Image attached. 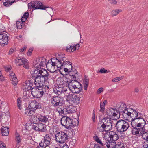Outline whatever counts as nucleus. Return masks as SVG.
<instances>
[{
    "label": "nucleus",
    "mask_w": 148,
    "mask_h": 148,
    "mask_svg": "<svg viewBox=\"0 0 148 148\" xmlns=\"http://www.w3.org/2000/svg\"><path fill=\"white\" fill-rule=\"evenodd\" d=\"M130 117L132 118L131 125L133 127H136L139 125H145V121L142 118L143 115L137 112L136 110L132 109L131 111Z\"/></svg>",
    "instance_id": "nucleus-1"
},
{
    "label": "nucleus",
    "mask_w": 148,
    "mask_h": 148,
    "mask_svg": "<svg viewBox=\"0 0 148 148\" xmlns=\"http://www.w3.org/2000/svg\"><path fill=\"white\" fill-rule=\"evenodd\" d=\"M112 120L107 117L104 118L98 123L97 128L100 132L108 131L112 129Z\"/></svg>",
    "instance_id": "nucleus-2"
},
{
    "label": "nucleus",
    "mask_w": 148,
    "mask_h": 148,
    "mask_svg": "<svg viewBox=\"0 0 148 148\" xmlns=\"http://www.w3.org/2000/svg\"><path fill=\"white\" fill-rule=\"evenodd\" d=\"M69 90L73 93H78L82 88V84L76 80H73L68 84Z\"/></svg>",
    "instance_id": "nucleus-3"
},
{
    "label": "nucleus",
    "mask_w": 148,
    "mask_h": 148,
    "mask_svg": "<svg viewBox=\"0 0 148 148\" xmlns=\"http://www.w3.org/2000/svg\"><path fill=\"white\" fill-rule=\"evenodd\" d=\"M104 140H106L108 143V148H109V145L113 144V143L114 144L116 143V141L118 140L119 138V136L116 133L113 131H111L109 133H106L104 136Z\"/></svg>",
    "instance_id": "nucleus-4"
},
{
    "label": "nucleus",
    "mask_w": 148,
    "mask_h": 148,
    "mask_svg": "<svg viewBox=\"0 0 148 148\" xmlns=\"http://www.w3.org/2000/svg\"><path fill=\"white\" fill-rule=\"evenodd\" d=\"M130 127L128 121L123 119L117 121L115 124L117 130L119 132H123L126 131Z\"/></svg>",
    "instance_id": "nucleus-5"
},
{
    "label": "nucleus",
    "mask_w": 148,
    "mask_h": 148,
    "mask_svg": "<svg viewBox=\"0 0 148 148\" xmlns=\"http://www.w3.org/2000/svg\"><path fill=\"white\" fill-rule=\"evenodd\" d=\"M76 120L77 123H75L70 118L64 116L61 119V123L62 126L65 127L66 128H71L73 126H75L78 124V120Z\"/></svg>",
    "instance_id": "nucleus-6"
},
{
    "label": "nucleus",
    "mask_w": 148,
    "mask_h": 148,
    "mask_svg": "<svg viewBox=\"0 0 148 148\" xmlns=\"http://www.w3.org/2000/svg\"><path fill=\"white\" fill-rule=\"evenodd\" d=\"M68 137L66 133L61 131L56 134L55 139L56 142L60 143H63L68 139Z\"/></svg>",
    "instance_id": "nucleus-7"
},
{
    "label": "nucleus",
    "mask_w": 148,
    "mask_h": 148,
    "mask_svg": "<svg viewBox=\"0 0 148 148\" xmlns=\"http://www.w3.org/2000/svg\"><path fill=\"white\" fill-rule=\"evenodd\" d=\"M56 62H53L51 60H49L46 65L47 70L51 73L55 72L58 68L60 67V66H58Z\"/></svg>",
    "instance_id": "nucleus-8"
},
{
    "label": "nucleus",
    "mask_w": 148,
    "mask_h": 148,
    "mask_svg": "<svg viewBox=\"0 0 148 148\" xmlns=\"http://www.w3.org/2000/svg\"><path fill=\"white\" fill-rule=\"evenodd\" d=\"M28 7L29 9L32 8L34 9H45L46 8L41 2L37 1H32L28 3Z\"/></svg>",
    "instance_id": "nucleus-9"
},
{
    "label": "nucleus",
    "mask_w": 148,
    "mask_h": 148,
    "mask_svg": "<svg viewBox=\"0 0 148 148\" xmlns=\"http://www.w3.org/2000/svg\"><path fill=\"white\" fill-rule=\"evenodd\" d=\"M15 62L17 65H23V67L26 69L29 68V62L25 58L18 57L15 59Z\"/></svg>",
    "instance_id": "nucleus-10"
},
{
    "label": "nucleus",
    "mask_w": 148,
    "mask_h": 148,
    "mask_svg": "<svg viewBox=\"0 0 148 148\" xmlns=\"http://www.w3.org/2000/svg\"><path fill=\"white\" fill-rule=\"evenodd\" d=\"M145 125L142 126L141 125H139L138 126H137L136 127H133L132 129V132L133 134L137 136H140V135L142 136L145 132H146L145 130L143 127Z\"/></svg>",
    "instance_id": "nucleus-11"
},
{
    "label": "nucleus",
    "mask_w": 148,
    "mask_h": 148,
    "mask_svg": "<svg viewBox=\"0 0 148 148\" xmlns=\"http://www.w3.org/2000/svg\"><path fill=\"white\" fill-rule=\"evenodd\" d=\"M38 71H34V73L32 75L33 77L35 78L34 79V83L36 87H39V86H42V82L41 81V78H42L40 75L38 74Z\"/></svg>",
    "instance_id": "nucleus-12"
},
{
    "label": "nucleus",
    "mask_w": 148,
    "mask_h": 148,
    "mask_svg": "<svg viewBox=\"0 0 148 148\" xmlns=\"http://www.w3.org/2000/svg\"><path fill=\"white\" fill-rule=\"evenodd\" d=\"M51 140L49 134H46L44 136L43 139L39 143V145L41 147H46L49 145Z\"/></svg>",
    "instance_id": "nucleus-13"
},
{
    "label": "nucleus",
    "mask_w": 148,
    "mask_h": 148,
    "mask_svg": "<svg viewBox=\"0 0 148 148\" xmlns=\"http://www.w3.org/2000/svg\"><path fill=\"white\" fill-rule=\"evenodd\" d=\"M32 127L35 130L42 132H45L47 130L46 125L41 122L35 123L33 125Z\"/></svg>",
    "instance_id": "nucleus-14"
},
{
    "label": "nucleus",
    "mask_w": 148,
    "mask_h": 148,
    "mask_svg": "<svg viewBox=\"0 0 148 148\" xmlns=\"http://www.w3.org/2000/svg\"><path fill=\"white\" fill-rule=\"evenodd\" d=\"M38 71V74L40 75L42 78L44 79L45 81H47L48 79V77L49 76V74L47 70L43 69H36L34 70V71Z\"/></svg>",
    "instance_id": "nucleus-15"
},
{
    "label": "nucleus",
    "mask_w": 148,
    "mask_h": 148,
    "mask_svg": "<svg viewBox=\"0 0 148 148\" xmlns=\"http://www.w3.org/2000/svg\"><path fill=\"white\" fill-rule=\"evenodd\" d=\"M66 101L70 104L77 103L79 102V98L76 95L71 93L67 95Z\"/></svg>",
    "instance_id": "nucleus-16"
},
{
    "label": "nucleus",
    "mask_w": 148,
    "mask_h": 148,
    "mask_svg": "<svg viewBox=\"0 0 148 148\" xmlns=\"http://www.w3.org/2000/svg\"><path fill=\"white\" fill-rule=\"evenodd\" d=\"M8 40V36L5 32L0 34V44L2 46H4L5 44L7 45Z\"/></svg>",
    "instance_id": "nucleus-17"
},
{
    "label": "nucleus",
    "mask_w": 148,
    "mask_h": 148,
    "mask_svg": "<svg viewBox=\"0 0 148 148\" xmlns=\"http://www.w3.org/2000/svg\"><path fill=\"white\" fill-rule=\"evenodd\" d=\"M60 98L58 96H56L52 97L51 99L52 106L56 107L61 105V103L60 102Z\"/></svg>",
    "instance_id": "nucleus-18"
},
{
    "label": "nucleus",
    "mask_w": 148,
    "mask_h": 148,
    "mask_svg": "<svg viewBox=\"0 0 148 148\" xmlns=\"http://www.w3.org/2000/svg\"><path fill=\"white\" fill-rule=\"evenodd\" d=\"M39 90V88L38 87H33L31 89V93L34 97L39 98L41 97Z\"/></svg>",
    "instance_id": "nucleus-19"
},
{
    "label": "nucleus",
    "mask_w": 148,
    "mask_h": 148,
    "mask_svg": "<svg viewBox=\"0 0 148 148\" xmlns=\"http://www.w3.org/2000/svg\"><path fill=\"white\" fill-rule=\"evenodd\" d=\"M93 138L96 141L97 143H99L100 145L102 147H105L106 146L108 148V143L107 141L106 140L105 141V140H104V137L102 140H101L99 139V137L97 136H95L93 137Z\"/></svg>",
    "instance_id": "nucleus-20"
},
{
    "label": "nucleus",
    "mask_w": 148,
    "mask_h": 148,
    "mask_svg": "<svg viewBox=\"0 0 148 148\" xmlns=\"http://www.w3.org/2000/svg\"><path fill=\"white\" fill-rule=\"evenodd\" d=\"M33 84V83L31 80L26 81L23 84V90H25V91L31 90Z\"/></svg>",
    "instance_id": "nucleus-21"
},
{
    "label": "nucleus",
    "mask_w": 148,
    "mask_h": 148,
    "mask_svg": "<svg viewBox=\"0 0 148 148\" xmlns=\"http://www.w3.org/2000/svg\"><path fill=\"white\" fill-rule=\"evenodd\" d=\"M31 108L34 111L36 110L41 108L40 104L36 100L32 101L29 104Z\"/></svg>",
    "instance_id": "nucleus-22"
},
{
    "label": "nucleus",
    "mask_w": 148,
    "mask_h": 148,
    "mask_svg": "<svg viewBox=\"0 0 148 148\" xmlns=\"http://www.w3.org/2000/svg\"><path fill=\"white\" fill-rule=\"evenodd\" d=\"M50 117L48 116H43L40 115L38 116V119L39 121L45 123H49V119Z\"/></svg>",
    "instance_id": "nucleus-23"
},
{
    "label": "nucleus",
    "mask_w": 148,
    "mask_h": 148,
    "mask_svg": "<svg viewBox=\"0 0 148 148\" xmlns=\"http://www.w3.org/2000/svg\"><path fill=\"white\" fill-rule=\"evenodd\" d=\"M10 79L12 81V83L14 85H16L18 83L17 79L15 73L10 72L9 74Z\"/></svg>",
    "instance_id": "nucleus-24"
},
{
    "label": "nucleus",
    "mask_w": 148,
    "mask_h": 148,
    "mask_svg": "<svg viewBox=\"0 0 148 148\" xmlns=\"http://www.w3.org/2000/svg\"><path fill=\"white\" fill-rule=\"evenodd\" d=\"M39 88L40 90V94L41 95V97L46 92H47L48 91V89L49 87L48 86L46 85H43L41 86H39L38 87Z\"/></svg>",
    "instance_id": "nucleus-25"
},
{
    "label": "nucleus",
    "mask_w": 148,
    "mask_h": 148,
    "mask_svg": "<svg viewBox=\"0 0 148 148\" xmlns=\"http://www.w3.org/2000/svg\"><path fill=\"white\" fill-rule=\"evenodd\" d=\"M79 45L78 44H76L75 46L68 45L66 47V50L69 52H73L77 49H78L79 47Z\"/></svg>",
    "instance_id": "nucleus-26"
},
{
    "label": "nucleus",
    "mask_w": 148,
    "mask_h": 148,
    "mask_svg": "<svg viewBox=\"0 0 148 148\" xmlns=\"http://www.w3.org/2000/svg\"><path fill=\"white\" fill-rule=\"evenodd\" d=\"M54 91L55 93L59 95L62 94L63 92L67 91V88L65 87H58L57 88H56V89H54Z\"/></svg>",
    "instance_id": "nucleus-27"
},
{
    "label": "nucleus",
    "mask_w": 148,
    "mask_h": 148,
    "mask_svg": "<svg viewBox=\"0 0 148 148\" xmlns=\"http://www.w3.org/2000/svg\"><path fill=\"white\" fill-rule=\"evenodd\" d=\"M1 130V133L3 136H6L9 134V130L8 127L2 126Z\"/></svg>",
    "instance_id": "nucleus-28"
},
{
    "label": "nucleus",
    "mask_w": 148,
    "mask_h": 148,
    "mask_svg": "<svg viewBox=\"0 0 148 148\" xmlns=\"http://www.w3.org/2000/svg\"><path fill=\"white\" fill-rule=\"evenodd\" d=\"M3 2L4 6L8 7L14 3L15 0H3Z\"/></svg>",
    "instance_id": "nucleus-29"
},
{
    "label": "nucleus",
    "mask_w": 148,
    "mask_h": 148,
    "mask_svg": "<svg viewBox=\"0 0 148 148\" xmlns=\"http://www.w3.org/2000/svg\"><path fill=\"white\" fill-rule=\"evenodd\" d=\"M38 62H39V66H43L45 65L46 63V59L45 58H40L38 59V60L37 61Z\"/></svg>",
    "instance_id": "nucleus-30"
},
{
    "label": "nucleus",
    "mask_w": 148,
    "mask_h": 148,
    "mask_svg": "<svg viewBox=\"0 0 148 148\" xmlns=\"http://www.w3.org/2000/svg\"><path fill=\"white\" fill-rule=\"evenodd\" d=\"M108 111L107 113L108 112H111V113H109L110 115H112L114 116H116L117 114V113H118L117 110L116 109H114L112 108H111Z\"/></svg>",
    "instance_id": "nucleus-31"
},
{
    "label": "nucleus",
    "mask_w": 148,
    "mask_h": 148,
    "mask_svg": "<svg viewBox=\"0 0 148 148\" xmlns=\"http://www.w3.org/2000/svg\"><path fill=\"white\" fill-rule=\"evenodd\" d=\"M132 108H127L125 110H124L121 112L122 114V115L123 117H126L127 115L128 116H130V115H131V111Z\"/></svg>",
    "instance_id": "nucleus-32"
},
{
    "label": "nucleus",
    "mask_w": 148,
    "mask_h": 148,
    "mask_svg": "<svg viewBox=\"0 0 148 148\" xmlns=\"http://www.w3.org/2000/svg\"><path fill=\"white\" fill-rule=\"evenodd\" d=\"M25 114L29 116L33 114L34 111L30 108H27L25 110Z\"/></svg>",
    "instance_id": "nucleus-33"
},
{
    "label": "nucleus",
    "mask_w": 148,
    "mask_h": 148,
    "mask_svg": "<svg viewBox=\"0 0 148 148\" xmlns=\"http://www.w3.org/2000/svg\"><path fill=\"white\" fill-rule=\"evenodd\" d=\"M122 12L121 9H115L113 10L111 12V15L112 17L117 15L120 12Z\"/></svg>",
    "instance_id": "nucleus-34"
},
{
    "label": "nucleus",
    "mask_w": 148,
    "mask_h": 148,
    "mask_svg": "<svg viewBox=\"0 0 148 148\" xmlns=\"http://www.w3.org/2000/svg\"><path fill=\"white\" fill-rule=\"evenodd\" d=\"M127 109L126 104L125 103H122L119 108V113L122 112L123 111Z\"/></svg>",
    "instance_id": "nucleus-35"
},
{
    "label": "nucleus",
    "mask_w": 148,
    "mask_h": 148,
    "mask_svg": "<svg viewBox=\"0 0 148 148\" xmlns=\"http://www.w3.org/2000/svg\"><path fill=\"white\" fill-rule=\"evenodd\" d=\"M89 79H88L85 78L83 81V83L85 90H86L89 84Z\"/></svg>",
    "instance_id": "nucleus-36"
},
{
    "label": "nucleus",
    "mask_w": 148,
    "mask_h": 148,
    "mask_svg": "<svg viewBox=\"0 0 148 148\" xmlns=\"http://www.w3.org/2000/svg\"><path fill=\"white\" fill-rule=\"evenodd\" d=\"M29 15L28 12H25L21 19V21L22 22H25L26 20V19Z\"/></svg>",
    "instance_id": "nucleus-37"
},
{
    "label": "nucleus",
    "mask_w": 148,
    "mask_h": 148,
    "mask_svg": "<svg viewBox=\"0 0 148 148\" xmlns=\"http://www.w3.org/2000/svg\"><path fill=\"white\" fill-rule=\"evenodd\" d=\"M66 58L64 57H62L60 58H59V59H56V60L58 61V62L60 64H62L63 62H64L66 60L65 59Z\"/></svg>",
    "instance_id": "nucleus-38"
},
{
    "label": "nucleus",
    "mask_w": 148,
    "mask_h": 148,
    "mask_svg": "<svg viewBox=\"0 0 148 148\" xmlns=\"http://www.w3.org/2000/svg\"><path fill=\"white\" fill-rule=\"evenodd\" d=\"M21 103L22 101L21 100V98L19 97L18 98L17 100V105L18 108L20 110H21L22 108L21 105Z\"/></svg>",
    "instance_id": "nucleus-39"
},
{
    "label": "nucleus",
    "mask_w": 148,
    "mask_h": 148,
    "mask_svg": "<svg viewBox=\"0 0 148 148\" xmlns=\"http://www.w3.org/2000/svg\"><path fill=\"white\" fill-rule=\"evenodd\" d=\"M69 77H70V76H67L63 77V80L66 83H69L71 81L70 80Z\"/></svg>",
    "instance_id": "nucleus-40"
},
{
    "label": "nucleus",
    "mask_w": 148,
    "mask_h": 148,
    "mask_svg": "<svg viewBox=\"0 0 148 148\" xmlns=\"http://www.w3.org/2000/svg\"><path fill=\"white\" fill-rule=\"evenodd\" d=\"M56 110L61 115H62L63 114H64V112H65L64 111V109L62 110L60 108L58 107L57 108Z\"/></svg>",
    "instance_id": "nucleus-41"
},
{
    "label": "nucleus",
    "mask_w": 148,
    "mask_h": 148,
    "mask_svg": "<svg viewBox=\"0 0 148 148\" xmlns=\"http://www.w3.org/2000/svg\"><path fill=\"white\" fill-rule=\"evenodd\" d=\"M143 137L146 141H148V131L145 132L144 134L143 135Z\"/></svg>",
    "instance_id": "nucleus-42"
},
{
    "label": "nucleus",
    "mask_w": 148,
    "mask_h": 148,
    "mask_svg": "<svg viewBox=\"0 0 148 148\" xmlns=\"http://www.w3.org/2000/svg\"><path fill=\"white\" fill-rule=\"evenodd\" d=\"M105 105L104 104L102 103V102H101L100 103V111L101 112H103L105 110Z\"/></svg>",
    "instance_id": "nucleus-43"
},
{
    "label": "nucleus",
    "mask_w": 148,
    "mask_h": 148,
    "mask_svg": "<svg viewBox=\"0 0 148 148\" xmlns=\"http://www.w3.org/2000/svg\"><path fill=\"white\" fill-rule=\"evenodd\" d=\"M23 23L22 22V23ZM16 25L17 28L18 29H21L22 27V25H21V23L19 21H17L16 22Z\"/></svg>",
    "instance_id": "nucleus-44"
},
{
    "label": "nucleus",
    "mask_w": 148,
    "mask_h": 148,
    "mask_svg": "<svg viewBox=\"0 0 148 148\" xmlns=\"http://www.w3.org/2000/svg\"><path fill=\"white\" fill-rule=\"evenodd\" d=\"M56 62L57 63V64L58 66H60V67L59 68H58L57 70L58 69V70L59 69V70H60V73L61 74H62V72H61V70L62 69V68L63 67L62 64H60L58 62V61H56Z\"/></svg>",
    "instance_id": "nucleus-45"
},
{
    "label": "nucleus",
    "mask_w": 148,
    "mask_h": 148,
    "mask_svg": "<svg viewBox=\"0 0 148 148\" xmlns=\"http://www.w3.org/2000/svg\"><path fill=\"white\" fill-rule=\"evenodd\" d=\"M38 60V59H36V60L34 62V66L36 67L39 68V62H38L37 61Z\"/></svg>",
    "instance_id": "nucleus-46"
},
{
    "label": "nucleus",
    "mask_w": 148,
    "mask_h": 148,
    "mask_svg": "<svg viewBox=\"0 0 148 148\" xmlns=\"http://www.w3.org/2000/svg\"><path fill=\"white\" fill-rule=\"evenodd\" d=\"M17 136H16V139L17 142L18 143V144L19 143H20L21 141V137L20 135H18L17 134Z\"/></svg>",
    "instance_id": "nucleus-47"
},
{
    "label": "nucleus",
    "mask_w": 148,
    "mask_h": 148,
    "mask_svg": "<svg viewBox=\"0 0 148 148\" xmlns=\"http://www.w3.org/2000/svg\"><path fill=\"white\" fill-rule=\"evenodd\" d=\"M72 64V63L69 62V61H65L64 62H63L62 65L63 67L64 66H66L69 64Z\"/></svg>",
    "instance_id": "nucleus-48"
},
{
    "label": "nucleus",
    "mask_w": 148,
    "mask_h": 148,
    "mask_svg": "<svg viewBox=\"0 0 148 148\" xmlns=\"http://www.w3.org/2000/svg\"><path fill=\"white\" fill-rule=\"evenodd\" d=\"M62 143V144L60 145L62 148H69L68 146L66 143L64 142Z\"/></svg>",
    "instance_id": "nucleus-49"
},
{
    "label": "nucleus",
    "mask_w": 148,
    "mask_h": 148,
    "mask_svg": "<svg viewBox=\"0 0 148 148\" xmlns=\"http://www.w3.org/2000/svg\"><path fill=\"white\" fill-rule=\"evenodd\" d=\"M144 148H148V141H145L143 144Z\"/></svg>",
    "instance_id": "nucleus-50"
},
{
    "label": "nucleus",
    "mask_w": 148,
    "mask_h": 148,
    "mask_svg": "<svg viewBox=\"0 0 148 148\" xmlns=\"http://www.w3.org/2000/svg\"><path fill=\"white\" fill-rule=\"evenodd\" d=\"M67 67L68 69V70H69V71H71L72 68V64H69L68 65L66 66H65L64 67Z\"/></svg>",
    "instance_id": "nucleus-51"
},
{
    "label": "nucleus",
    "mask_w": 148,
    "mask_h": 148,
    "mask_svg": "<svg viewBox=\"0 0 148 148\" xmlns=\"http://www.w3.org/2000/svg\"><path fill=\"white\" fill-rule=\"evenodd\" d=\"M109 2L112 4L116 5L117 3V2L115 0H108Z\"/></svg>",
    "instance_id": "nucleus-52"
},
{
    "label": "nucleus",
    "mask_w": 148,
    "mask_h": 148,
    "mask_svg": "<svg viewBox=\"0 0 148 148\" xmlns=\"http://www.w3.org/2000/svg\"><path fill=\"white\" fill-rule=\"evenodd\" d=\"M63 93L65 94V96H66V98H67V95L69 94H71V93L69 92V90H67V91L63 92Z\"/></svg>",
    "instance_id": "nucleus-53"
},
{
    "label": "nucleus",
    "mask_w": 148,
    "mask_h": 148,
    "mask_svg": "<svg viewBox=\"0 0 148 148\" xmlns=\"http://www.w3.org/2000/svg\"><path fill=\"white\" fill-rule=\"evenodd\" d=\"M120 80L121 79L120 77H116L113 79L112 81L113 82H118L119 81H120Z\"/></svg>",
    "instance_id": "nucleus-54"
},
{
    "label": "nucleus",
    "mask_w": 148,
    "mask_h": 148,
    "mask_svg": "<svg viewBox=\"0 0 148 148\" xmlns=\"http://www.w3.org/2000/svg\"><path fill=\"white\" fill-rule=\"evenodd\" d=\"M107 71V70L105 69L104 68H103L101 69L99 71V72L101 73H105Z\"/></svg>",
    "instance_id": "nucleus-55"
},
{
    "label": "nucleus",
    "mask_w": 148,
    "mask_h": 148,
    "mask_svg": "<svg viewBox=\"0 0 148 148\" xmlns=\"http://www.w3.org/2000/svg\"><path fill=\"white\" fill-rule=\"evenodd\" d=\"M103 91V88L102 87L100 88L97 91V94H99Z\"/></svg>",
    "instance_id": "nucleus-56"
},
{
    "label": "nucleus",
    "mask_w": 148,
    "mask_h": 148,
    "mask_svg": "<svg viewBox=\"0 0 148 148\" xmlns=\"http://www.w3.org/2000/svg\"><path fill=\"white\" fill-rule=\"evenodd\" d=\"M5 145L3 142L0 141V148H2L3 147L5 148Z\"/></svg>",
    "instance_id": "nucleus-57"
},
{
    "label": "nucleus",
    "mask_w": 148,
    "mask_h": 148,
    "mask_svg": "<svg viewBox=\"0 0 148 148\" xmlns=\"http://www.w3.org/2000/svg\"><path fill=\"white\" fill-rule=\"evenodd\" d=\"M33 50V49L32 48H30L29 49V50L28 52L27 53V55L28 56L31 55Z\"/></svg>",
    "instance_id": "nucleus-58"
},
{
    "label": "nucleus",
    "mask_w": 148,
    "mask_h": 148,
    "mask_svg": "<svg viewBox=\"0 0 148 148\" xmlns=\"http://www.w3.org/2000/svg\"><path fill=\"white\" fill-rule=\"evenodd\" d=\"M70 109L69 108H64V111L67 112V113L70 114L71 113V111L70 110Z\"/></svg>",
    "instance_id": "nucleus-59"
},
{
    "label": "nucleus",
    "mask_w": 148,
    "mask_h": 148,
    "mask_svg": "<svg viewBox=\"0 0 148 148\" xmlns=\"http://www.w3.org/2000/svg\"><path fill=\"white\" fill-rule=\"evenodd\" d=\"M27 47V46H25L23 47L20 50V52H23L24 51H25L26 50V49Z\"/></svg>",
    "instance_id": "nucleus-60"
},
{
    "label": "nucleus",
    "mask_w": 148,
    "mask_h": 148,
    "mask_svg": "<svg viewBox=\"0 0 148 148\" xmlns=\"http://www.w3.org/2000/svg\"><path fill=\"white\" fill-rule=\"evenodd\" d=\"M103 147H100L98 144H95L94 147V148H103Z\"/></svg>",
    "instance_id": "nucleus-61"
},
{
    "label": "nucleus",
    "mask_w": 148,
    "mask_h": 148,
    "mask_svg": "<svg viewBox=\"0 0 148 148\" xmlns=\"http://www.w3.org/2000/svg\"><path fill=\"white\" fill-rule=\"evenodd\" d=\"M14 51V49L11 48L9 51V54L10 55L12 54Z\"/></svg>",
    "instance_id": "nucleus-62"
},
{
    "label": "nucleus",
    "mask_w": 148,
    "mask_h": 148,
    "mask_svg": "<svg viewBox=\"0 0 148 148\" xmlns=\"http://www.w3.org/2000/svg\"><path fill=\"white\" fill-rule=\"evenodd\" d=\"M64 71L67 73H68L69 72L71 71H69V70H68V69L66 67H64Z\"/></svg>",
    "instance_id": "nucleus-63"
},
{
    "label": "nucleus",
    "mask_w": 148,
    "mask_h": 148,
    "mask_svg": "<svg viewBox=\"0 0 148 148\" xmlns=\"http://www.w3.org/2000/svg\"><path fill=\"white\" fill-rule=\"evenodd\" d=\"M95 114L94 112L93 113V115L92 116V118L93 119V121L94 122H95Z\"/></svg>",
    "instance_id": "nucleus-64"
}]
</instances>
